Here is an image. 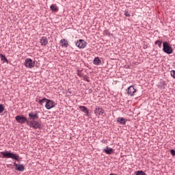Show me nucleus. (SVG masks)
<instances>
[{"label":"nucleus","instance_id":"obj_1","mask_svg":"<svg viewBox=\"0 0 175 175\" xmlns=\"http://www.w3.org/2000/svg\"><path fill=\"white\" fill-rule=\"evenodd\" d=\"M3 158H11V159H15V161H18V155L14 154L10 151H4L0 152Z\"/></svg>","mask_w":175,"mask_h":175},{"label":"nucleus","instance_id":"obj_2","mask_svg":"<svg viewBox=\"0 0 175 175\" xmlns=\"http://www.w3.org/2000/svg\"><path fill=\"white\" fill-rule=\"evenodd\" d=\"M163 51L166 54H172L173 53V48L170 46L169 42H164L163 43Z\"/></svg>","mask_w":175,"mask_h":175},{"label":"nucleus","instance_id":"obj_3","mask_svg":"<svg viewBox=\"0 0 175 175\" xmlns=\"http://www.w3.org/2000/svg\"><path fill=\"white\" fill-rule=\"evenodd\" d=\"M25 66L26 68H29V69H32V68L35 66V61L30 58L26 59L25 62Z\"/></svg>","mask_w":175,"mask_h":175},{"label":"nucleus","instance_id":"obj_4","mask_svg":"<svg viewBox=\"0 0 175 175\" xmlns=\"http://www.w3.org/2000/svg\"><path fill=\"white\" fill-rule=\"evenodd\" d=\"M44 100L46 102L45 107L50 110V109H53L54 106H55V103L53 101V100H49L47 98H44Z\"/></svg>","mask_w":175,"mask_h":175},{"label":"nucleus","instance_id":"obj_5","mask_svg":"<svg viewBox=\"0 0 175 175\" xmlns=\"http://www.w3.org/2000/svg\"><path fill=\"white\" fill-rule=\"evenodd\" d=\"M77 47H79V49H85L87 46V42H85L84 40H78L76 42Z\"/></svg>","mask_w":175,"mask_h":175},{"label":"nucleus","instance_id":"obj_6","mask_svg":"<svg viewBox=\"0 0 175 175\" xmlns=\"http://www.w3.org/2000/svg\"><path fill=\"white\" fill-rule=\"evenodd\" d=\"M15 120H16L17 122L19 124H25V122L29 121L24 116H16L15 117Z\"/></svg>","mask_w":175,"mask_h":175},{"label":"nucleus","instance_id":"obj_7","mask_svg":"<svg viewBox=\"0 0 175 175\" xmlns=\"http://www.w3.org/2000/svg\"><path fill=\"white\" fill-rule=\"evenodd\" d=\"M27 124L30 126V128H34V129H36L39 127V122L35 121V120H31V121H28L27 122Z\"/></svg>","mask_w":175,"mask_h":175},{"label":"nucleus","instance_id":"obj_8","mask_svg":"<svg viewBox=\"0 0 175 175\" xmlns=\"http://www.w3.org/2000/svg\"><path fill=\"white\" fill-rule=\"evenodd\" d=\"M136 91V88H135L134 85L129 86L126 90L127 94L130 95V96H133Z\"/></svg>","mask_w":175,"mask_h":175},{"label":"nucleus","instance_id":"obj_9","mask_svg":"<svg viewBox=\"0 0 175 175\" xmlns=\"http://www.w3.org/2000/svg\"><path fill=\"white\" fill-rule=\"evenodd\" d=\"M94 114H96V116H100V114L103 115L105 114V110L100 107H96L94 111Z\"/></svg>","mask_w":175,"mask_h":175},{"label":"nucleus","instance_id":"obj_10","mask_svg":"<svg viewBox=\"0 0 175 175\" xmlns=\"http://www.w3.org/2000/svg\"><path fill=\"white\" fill-rule=\"evenodd\" d=\"M14 165L15 166L16 170L18 172H23L24 170V165L23 164H16V162L14 163Z\"/></svg>","mask_w":175,"mask_h":175},{"label":"nucleus","instance_id":"obj_11","mask_svg":"<svg viewBox=\"0 0 175 175\" xmlns=\"http://www.w3.org/2000/svg\"><path fill=\"white\" fill-rule=\"evenodd\" d=\"M29 117L30 120H38L39 118V116H38L37 113L35 112H31L29 113Z\"/></svg>","mask_w":175,"mask_h":175},{"label":"nucleus","instance_id":"obj_12","mask_svg":"<svg viewBox=\"0 0 175 175\" xmlns=\"http://www.w3.org/2000/svg\"><path fill=\"white\" fill-rule=\"evenodd\" d=\"M116 121L120 125H125L126 124V120L124 118H117Z\"/></svg>","mask_w":175,"mask_h":175},{"label":"nucleus","instance_id":"obj_13","mask_svg":"<svg viewBox=\"0 0 175 175\" xmlns=\"http://www.w3.org/2000/svg\"><path fill=\"white\" fill-rule=\"evenodd\" d=\"M80 110H81L83 113H85V116H88L90 114V111H88V108H87L85 106H80L79 107Z\"/></svg>","mask_w":175,"mask_h":175},{"label":"nucleus","instance_id":"obj_14","mask_svg":"<svg viewBox=\"0 0 175 175\" xmlns=\"http://www.w3.org/2000/svg\"><path fill=\"white\" fill-rule=\"evenodd\" d=\"M60 44H62V47H68L69 46V42H68V40L65 39H62L60 40Z\"/></svg>","mask_w":175,"mask_h":175},{"label":"nucleus","instance_id":"obj_15","mask_svg":"<svg viewBox=\"0 0 175 175\" xmlns=\"http://www.w3.org/2000/svg\"><path fill=\"white\" fill-rule=\"evenodd\" d=\"M113 148L107 147V149L103 150V152H105L107 155H111L113 154Z\"/></svg>","mask_w":175,"mask_h":175},{"label":"nucleus","instance_id":"obj_16","mask_svg":"<svg viewBox=\"0 0 175 175\" xmlns=\"http://www.w3.org/2000/svg\"><path fill=\"white\" fill-rule=\"evenodd\" d=\"M94 65L99 66L102 64V62L100 61V59H99V57H96L94 59Z\"/></svg>","mask_w":175,"mask_h":175},{"label":"nucleus","instance_id":"obj_17","mask_svg":"<svg viewBox=\"0 0 175 175\" xmlns=\"http://www.w3.org/2000/svg\"><path fill=\"white\" fill-rule=\"evenodd\" d=\"M154 44L158 45L161 49V47H162V41L157 40L154 42Z\"/></svg>","mask_w":175,"mask_h":175},{"label":"nucleus","instance_id":"obj_18","mask_svg":"<svg viewBox=\"0 0 175 175\" xmlns=\"http://www.w3.org/2000/svg\"><path fill=\"white\" fill-rule=\"evenodd\" d=\"M51 9L53 12H57V10H58V8H57V5H51Z\"/></svg>","mask_w":175,"mask_h":175},{"label":"nucleus","instance_id":"obj_19","mask_svg":"<svg viewBox=\"0 0 175 175\" xmlns=\"http://www.w3.org/2000/svg\"><path fill=\"white\" fill-rule=\"evenodd\" d=\"M1 59L3 62H8V59H6V57H5V55H1Z\"/></svg>","mask_w":175,"mask_h":175},{"label":"nucleus","instance_id":"obj_20","mask_svg":"<svg viewBox=\"0 0 175 175\" xmlns=\"http://www.w3.org/2000/svg\"><path fill=\"white\" fill-rule=\"evenodd\" d=\"M5 111V107H3V105L0 104V114L1 113H3Z\"/></svg>","mask_w":175,"mask_h":175},{"label":"nucleus","instance_id":"obj_21","mask_svg":"<svg viewBox=\"0 0 175 175\" xmlns=\"http://www.w3.org/2000/svg\"><path fill=\"white\" fill-rule=\"evenodd\" d=\"M136 175H146V173L143 171H137Z\"/></svg>","mask_w":175,"mask_h":175},{"label":"nucleus","instance_id":"obj_22","mask_svg":"<svg viewBox=\"0 0 175 175\" xmlns=\"http://www.w3.org/2000/svg\"><path fill=\"white\" fill-rule=\"evenodd\" d=\"M124 16H126V17H131V14H129L128 11H125Z\"/></svg>","mask_w":175,"mask_h":175},{"label":"nucleus","instance_id":"obj_23","mask_svg":"<svg viewBox=\"0 0 175 175\" xmlns=\"http://www.w3.org/2000/svg\"><path fill=\"white\" fill-rule=\"evenodd\" d=\"M171 76L175 79V70H171Z\"/></svg>","mask_w":175,"mask_h":175},{"label":"nucleus","instance_id":"obj_24","mask_svg":"<svg viewBox=\"0 0 175 175\" xmlns=\"http://www.w3.org/2000/svg\"><path fill=\"white\" fill-rule=\"evenodd\" d=\"M40 43L42 44V46H43V44H44V38L43 37L41 38Z\"/></svg>","mask_w":175,"mask_h":175},{"label":"nucleus","instance_id":"obj_25","mask_svg":"<svg viewBox=\"0 0 175 175\" xmlns=\"http://www.w3.org/2000/svg\"><path fill=\"white\" fill-rule=\"evenodd\" d=\"M170 153L172 154V155H173V157H175V150H170Z\"/></svg>","mask_w":175,"mask_h":175},{"label":"nucleus","instance_id":"obj_26","mask_svg":"<svg viewBox=\"0 0 175 175\" xmlns=\"http://www.w3.org/2000/svg\"><path fill=\"white\" fill-rule=\"evenodd\" d=\"M44 102V98H42V100H40L39 103L40 105H43Z\"/></svg>","mask_w":175,"mask_h":175},{"label":"nucleus","instance_id":"obj_27","mask_svg":"<svg viewBox=\"0 0 175 175\" xmlns=\"http://www.w3.org/2000/svg\"><path fill=\"white\" fill-rule=\"evenodd\" d=\"M83 80H85V81L90 82V78H88V77H84Z\"/></svg>","mask_w":175,"mask_h":175},{"label":"nucleus","instance_id":"obj_28","mask_svg":"<svg viewBox=\"0 0 175 175\" xmlns=\"http://www.w3.org/2000/svg\"><path fill=\"white\" fill-rule=\"evenodd\" d=\"M104 32L106 33V35H107V33L108 35H110V33H107V31H105Z\"/></svg>","mask_w":175,"mask_h":175},{"label":"nucleus","instance_id":"obj_29","mask_svg":"<svg viewBox=\"0 0 175 175\" xmlns=\"http://www.w3.org/2000/svg\"><path fill=\"white\" fill-rule=\"evenodd\" d=\"M47 42V41L46 40V39L44 40V43H46Z\"/></svg>","mask_w":175,"mask_h":175},{"label":"nucleus","instance_id":"obj_30","mask_svg":"<svg viewBox=\"0 0 175 175\" xmlns=\"http://www.w3.org/2000/svg\"><path fill=\"white\" fill-rule=\"evenodd\" d=\"M78 76H81L79 73H78Z\"/></svg>","mask_w":175,"mask_h":175}]
</instances>
